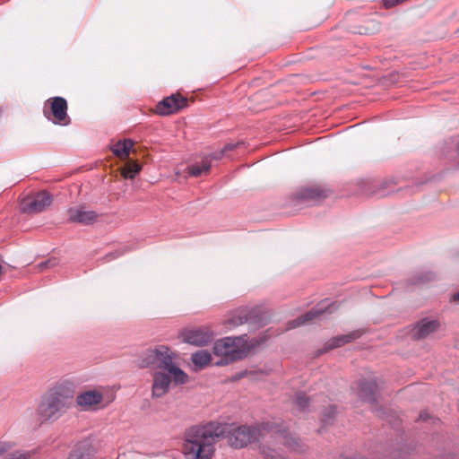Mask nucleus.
<instances>
[{
	"instance_id": "nucleus-23",
	"label": "nucleus",
	"mask_w": 459,
	"mask_h": 459,
	"mask_svg": "<svg viewBox=\"0 0 459 459\" xmlns=\"http://www.w3.org/2000/svg\"><path fill=\"white\" fill-rule=\"evenodd\" d=\"M212 167L209 157H204L200 164H194L187 168L188 173L193 177H199L202 174L209 173Z\"/></svg>"
},
{
	"instance_id": "nucleus-31",
	"label": "nucleus",
	"mask_w": 459,
	"mask_h": 459,
	"mask_svg": "<svg viewBox=\"0 0 459 459\" xmlns=\"http://www.w3.org/2000/svg\"><path fill=\"white\" fill-rule=\"evenodd\" d=\"M225 154H226L225 152L223 151V149H221V150L214 152L209 155H206L205 157H209V160L211 162L212 160H219L222 159Z\"/></svg>"
},
{
	"instance_id": "nucleus-17",
	"label": "nucleus",
	"mask_w": 459,
	"mask_h": 459,
	"mask_svg": "<svg viewBox=\"0 0 459 459\" xmlns=\"http://www.w3.org/2000/svg\"><path fill=\"white\" fill-rule=\"evenodd\" d=\"M394 185L395 182L393 179H386L382 182L370 183V185L368 186V189L365 190V194L368 195H377L378 197H383L394 191L393 186Z\"/></svg>"
},
{
	"instance_id": "nucleus-19",
	"label": "nucleus",
	"mask_w": 459,
	"mask_h": 459,
	"mask_svg": "<svg viewBox=\"0 0 459 459\" xmlns=\"http://www.w3.org/2000/svg\"><path fill=\"white\" fill-rule=\"evenodd\" d=\"M362 334L360 330L353 331L347 334L338 335L332 338L328 342L327 346L329 349H334L341 347L346 343H349L358 338H359Z\"/></svg>"
},
{
	"instance_id": "nucleus-7",
	"label": "nucleus",
	"mask_w": 459,
	"mask_h": 459,
	"mask_svg": "<svg viewBox=\"0 0 459 459\" xmlns=\"http://www.w3.org/2000/svg\"><path fill=\"white\" fill-rule=\"evenodd\" d=\"M44 116L51 120L50 116H53L52 120L55 124H61L66 126L70 123V118L67 115V101L63 97H53L47 100L44 107Z\"/></svg>"
},
{
	"instance_id": "nucleus-25",
	"label": "nucleus",
	"mask_w": 459,
	"mask_h": 459,
	"mask_svg": "<svg viewBox=\"0 0 459 459\" xmlns=\"http://www.w3.org/2000/svg\"><path fill=\"white\" fill-rule=\"evenodd\" d=\"M293 403L299 411H305L310 403V400L305 393L299 392L296 394Z\"/></svg>"
},
{
	"instance_id": "nucleus-5",
	"label": "nucleus",
	"mask_w": 459,
	"mask_h": 459,
	"mask_svg": "<svg viewBox=\"0 0 459 459\" xmlns=\"http://www.w3.org/2000/svg\"><path fill=\"white\" fill-rule=\"evenodd\" d=\"M267 323L266 313L262 307H255L252 308L242 307L234 311L226 320L225 325L231 328L247 324L251 330H255L266 325Z\"/></svg>"
},
{
	"instance_id": "nucleus-11",
	"label": "nucleus",
	"mask_w": 459,
	"mask_h": 459,
	"mask_svg": "<svg viewBox=\"0 0 459 459\" xmlns=\"http://www.w3.org/2000/svg\"><path fill=\"white\" fill-rule=\"evenodd\" d=\"M67 216L70 222L91 225L98 220L99 214L92 210H87L84 205H79L69 208Z\"/></svg>"
},
{
	"instance_id": "nucleus-35",
	"label": "nucleus",
	"mask_w": 459,
	"mask_h": 459,
	"mask_svg": "<svg viewBox=\"0 0 459 459\" xmlns=\"http://www.w3.org/2000/svg\"><path fill=\"white\" fill-rule=\"evenodd\" d=\"M339 459H363V458H348V457H340Z\"/></svg>"
},
{
	"instance_id": "nucleus-4",
	"label": "nucleus",
	"mask_w": 459,
	"mask_h": 459,
	"mask_svg": "<svg viewBox=\"0 0 459 459\" xmlns=\"http://www.w3.org/2000/svg\"><path fill=\"white\" fill-rule=\"evenodd\" d=\"M212 349L214 355L221 357L214 365L225 366L245 358L250 347L247 344V334H241L217 340Z\"/></svg>"
},
{
	"instance_id": "nucleus-32",
	"label": "nucleus",
	"mask_w": 459,
	"mask_h": 459,
	"mask_svg": "<svg viewBox=\"0 0 459 459\" xmlns=\"http://www.w3.org/2000/svg\"><path fill=\"white\" fill-rule=\"evenodd\" d=\"M124 254V251H121V250H116L115 252H111V253H108L105 259L108 262V261H111L113 259H116L117 257H119L120 255H122Z\"/></svg>"
},
{
	"instance_id": "nucleus-27",
	"label": "nucleus",
	"mask_w": 459,
	"mask_h": 459,
	"mask_svg": "<svg viewBox=\"0 0 459 459\" xmlns=\"http://www.w3.org/2000/svg\"><path fill=\"white\" fill-rule=\"evenodd\" d=\"M336 414V406L330 405L327 409H325L322 421L324 424H328L331 420H333Z\"/></svg>"
},
{
	"instance_id": "nucleus-22",
	"label": "nucleus",
	"mask_w": 459,
	"mask_h": 459,
	"mask_svg": "<svg viewBox=\"0 0 459 459\" xmlns=\"http://www.w3.org/2000/svg\"><path fill=\"white\" fill-rule=\"evenodd\" d=\"M436 275L432 272H419L410 277L407 281L411 286H421L433 281Z\"/></svg>"
},
{
	"instance_id": "nucleus-33",
	"label": "nucleus",
	"mask_w": 459,
	"mask_h": 459,
	"mask_svg": "<svg viewBox=\"0 0 459 459\" xmlns=\"http://www.w3.org/2000/svg\"><path fill=\"white\" fill-rule=\"evenodd\" d=\"M419 420H422V421H427L429 420H437L438 421V419H436L432 416H430L427 411H423L420 413L419 415Z\"/></svg>"
},
{
	"instance_id": "nucleus-13",
	"label": "nucleus",
	"mask_w": 459,
	"mask_h": 459,
	"mask_svg": "<svg viewBox=\"0 0 459 459\" xmlns=\"http://www.w3.org/2000/svg\"><path fill=\"white\" fill-rule=\"evenodd\" d=\"M294 195L299 203L311 204L325 199L326 192L319 186H306L299 189Z\"/></svg>"
},
{
	"instance_id": "nucleus-2",
	"label": "nucleus",
	"mask_w": 459,
	"mask_h": 459,
	"mask_svg": "<svg viewBox=\"0 0 459 459\" xmlns=\"http://www.w3.org/2000/svg\"><path fill=\"white\" fill-rule=\"evenodd\" d=\"M74 390L65 385H58L48 391L40 399L37 415L41 422H55L73 405Z\"/></svg>"
},
{
	"instance_id": "nucleus-16",
	"label": "nucleus",
	"mask_w": 459,
	"mask_h": 459,
	"mask_svg": "<svg viewBox=\"0 0 459 459\" xmlns=\"http://www.w3.org/2000/svg\"><path fill=\"white\" fill-rule=\"evenodd\" d=\"M377 391L378 385L376 380H361L359 384V396L371 404L377 402Z\"/></svg>"
},
{
	"instance_id": "nucleus-34",
	"label": "nucleus",
	"mask_w": 459,
	"mask_h": 459,
	"mask_svg": "<svg viewBox=\"0 0 459 459\" xmlns=\"http://www.w3.org/2000/svg\"><path fill=\"white\" fill-rule=\"evenodd\" d=\"M451 299L459 303V290L452 296Z\"/></svg>"
},
{
	"instance_id": "nucleus-12",
	"label": "nucleus",
	"mask_w": 459,
	"mask_h": 459,
	"mask_svg": "<svg viewBox=\"0 0 459 459\" xmlns=\"http://www.w3.org/2000/svg\"><path fill=\"white\" fill-rule=\"evenodd\" d=\"M183 341L195 346H204L213 339V333L206 328L186 330L182 333Z\"/></svg>"
},
{
	"instance_id": "nucleus-8",
	"label": "nucleus",
	"mask_w": 459,
	"mask_h": 459,
	"mask_svg": "<svg viewBox=\"0 0 459 459\" xmlns=\"http://www.w3.org/2000/svg\"><path fill=\"white\" fill-rule=\"evenodd\" d=\"M52 203V195L46 192H39L31 197L22 201V211L26 213L36 214L45 211Z\"/></svg>"
},
{
	"instance_id": "nucleus-26",
	"label": "nucleus",
	"mask_w": 459,
	"mask_h": 459,
	"mask_svg": "<svg viewBox=\"0 0 459 459\" xmlns=\"http://www.w3.org/2000/svg\"><path fill=\"white\" fill-rule=\"evenodd\" d=\"M30 453L26 451L16 450L7 454L1 459H30Z\"/></svg>"
},
{
	"instance_id": "nucleus-9",
	"label": "nucleus",
	"mask_w": 459,
	"mask_h": 459,
	"mask_svg": "<svg viewBox=\"0 0 459 459\" xmlns=\"http://www.w3.org/2000/svg\"><path fill=\"white\" fill-rule=\"evenodd\" d=\"M172 382H174L173 376L168 371L156 370L152 375V397L160 398L165 395L169 392Z\"/></svg>"
},
{
	"instance_id": "nucleus-1",
	"label": "nucleus",
	"mask_w": 459,
	"mask_h": 459,
	"mask_svg": "<svg viewBox=\"0 0 459 459\" xmlns=\"http://www.w3.org/2000/svg\"><path fill=\"white\" fill-rule=\"evenodd\" d=\"M227 437L230 446L242 448L251 443H260V452L264 459H285L269 445L282 443L297 452L304 451L299 438L275 422H262L255 426L242 425L229 429L226 424L210 422L193 426L185 432L183 452L186 459H211L216 441Z\"/></svg>"
},
{
	"instance_id": "nucleus-36",
	"label": "nucleus",
	"mask_w": 459,
	"mask_h": 459,
	"mask_svg": "<svg viewBox=\"0 0 459 459\" xmlns=\"http://www.w3.org/2000/svg\"><path fill=\"white\" fill-rule=\"evenodd\" d=\"M377 412H378L379 414H381V413H382V410H377Z\"/></svg>"
},
{
	"instance_id": "nucleus-28",
	"label": "nucleus",
	"mask_w": 459,
	"mask_h": 459,
	"mask_svg": "<svg viewBox=\"0 0 459 459\" xmlns=\"http://www.w3.org/2000/svg\"><path fill=\"white\" fill-rule=\"evenodd\" d=\"M57 264H58V260L56 257H52L50 259H48L44 262L39 263V267L40 269L51 268V267L56 266Z\"/></svg>"
},
{
	"instance_id": "nucleus-15",
	"label": "nucleus",
	"mask_w": 459,
	"mask_h": 459,
	"mask_svg": "<svg viewBox=\"0 0 459 459\" xmlns=\"http://www.w3.org/2000/svg\"><path fill=\"white\" fill-rule=\"evenodd\" d=\"M439 327L440 323L437 320L424 318L417 323L413 328L412 335L417 340L425 339L436 333Z\"/></svg>"
},
{
	"instance_id": "nucleus-14",
	"label": "nucleus",
	"mask_w": 459,
	"mask_h": 459,
	"mask_svg": "<svg viewBox=\"0 0 459 459\" xmlns=\"http://www.w3.org/2000/svg\"><path fill=\"white\" fill-rule=\"evenodd\" d=\"M103 401V394L100 391L92 389L79 394L76 396V403L83 410L94 409V407Z\"/></svg>"
},
{
	"instance_id": "nucleus-3",
	"label": "nucleus",
	"mask_w": 459,
	"mask_h": 459,
	"mask_svg": "<svg viewBox=\"0 0 459 459\" xmlns=\"http://www.w3.org/2000/svg\"><path fill=\"white\" fill-rule=\"evenodd\" d=\"M177 354L166 345H158L153 349L144 351L137 360L140 368H156L166 370L173 376L175 385L186 384L188 380L187 374L175 362Z\"/></svg>"
},
{
	"instance_id": "nucleus-29",
	"label": "nucleus",
	"mask_w": 459,
	"mask_h": 459,
	"mask_svg": "<svg viewBox=\"0 0 459 459\" xmlns=\"http://www.w3.org/2000/svg\"><path fill=\"white\" fill-rule=\"evenodd\" d=\"M243 144H244V143L242 141H238L237 143H226L222 149L226 153L228 152L234 151L235 149H237L238 147H239L240 145H243Z\"/></svg>"
},
{
	"instance_id": "nucleus-10",
	"label": "nucleus",
	"mask_w": 459,
	"mask_h": 459,
	"mask_svg": "<svg viewBox=\"0 0 459 459\" xmlns=\"http://www.w3.org/2000/svg\"><path fill=\"white\" fill-rule=\"evenodd\" d=\"M186 105L187 100L186 98L172 94L157 104L156 112L160 116H168L178 112Z\"/></svg>"
},
{
	"instance_id": "nucleus-30",
	"label": "nucleus",
	"mask_w": 459,
	"mask_h": 459,
	"mask_svg": "<svg viewBox=\"0 0 459 459\" xmlns=\"http://www.w3.org/2000/svg\"><path fill=\"white\" fill-rule=\"evenodd\" d=\"M11 449V445L9 443L0 441V459L4 455L9 454V450Z\"/></svg>"
},
{
	"instance_id": "nucleus-18",
	"label": "nucleus",
	"mask_w": 459,
	"mask_h": 459,
	"mask_svg": "<svg viewBox=\"0 0 459 459\" xmlns=\"http://www.w3.org/2000/svg\"><path fill=\"white\" fill-rule=\"evenodd\" d=\"M95 455V448L91 441L83 440L79 442L68 459H93Z\"/></svg>"
},
{
	"instance_id": "nucleus-6",
	"label": "nucleus",
	"mask_w": 459,
	"mask_h": 459,
	"mask_svg": "<svg viewBox=\"0 0 459 459\" xmlns=\"http://www.w3.org/2000/svg\"><path fill=\"white\" fill-rule=\"evenodd\" d=\"M337 308L338 306L335 302L327 303L326 301H323L304 315L289 321L287 324V329L290 330L303 325L313 323L316 319L321 318L325 314H332L337 310Z\"/></svg>"
},
{
	"instance_id": "nucleus-21",
	"label": "nucleus",
	"mask_w": 459,
	"mask_h": 459,
	"mask_svg": "<svg viewBox=\"0 0 459 459\" xmlns=\"http://www.w3.org/2000/svg\"><path fill=\"white\" fill-rule=\"evenodd\" d=\"M134 144V143L131 139L118 141L112 147V152L116 156L121 159L128 158L130 151L133 148Z\"/></svg>"
},
{
	"instance_id": "nucleus-20",
	"label": "nucleus",
	"mask_w": 459,
	"mask_h": 459,
	"mask_svg": "<svg viewBox=\"0 0 459 459\" xmlns=\"http://www.w3.org/2000/svg\"><path fill=\"white\" fill-rule=\"evenodd\" d=\"M191 361L195 367V369L200 370L211 363L212 355L207 351L200 350L192 354Z\"/></svg>"
},
{
	"instance_id": "nucleus-24",
	"label": "nucleus",
	"mask_w": 459,
	"mask_h": 459,
	"mask_svg": "<svg viewBox=\"0 0 459 459\" xmlns=\"http://www.w3.org/2000/svg\"><path fill=\"white\" fill-rule=\"evenodd\" d=\"M141 166L134 161H129L126 163L125 168L122 170V176L125 178L133 179L134 177L141 171Z\"/></svg>"
}]
</instances>
